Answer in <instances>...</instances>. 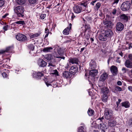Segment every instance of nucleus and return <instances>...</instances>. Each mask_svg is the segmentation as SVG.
Listing matches in <instances>:
<instances>
[{
	"label": "nucleus",
	"mask_w": 132,
	"mask_h": 132,
	"mask_svg": "<svg viewBox=\"0 0 132 132\" xmlns=\"http://www.w3.org/2000/svg\"><path fill=\"white\" fill-rule=\"evenodd\" d=\"M87 7V3L84 2L74 7L73 11L75 13L78 14L85 10Z\"/></svg>",
	"instance_id": "1"
},
{
	"label": "nucleus",
	"mask_w": 132,
	"mask_h": 132,
	"mask_svg": "<svg viewBox=\"0 0 132 132\" xmlns=\"http://www.w3.org/2000/svg\"><path fill=\"white\" fill-rule=\"evenodd\" d=\"M14 10L18 16L21 17L24 16V8L22 6H19L16 7L14 9Z\"/></svg>",
	"instance_id": "2"
},
{
	"label": "nucleus",
	"mask_w": 132,
	"mask_h": 132,
	"mask_svg": "<svg viewBox=\"0 0 132 132\" xmlns=\"http://www.w3.org/2000/svg\"><path fill=\"white\" fill-rule=\"evenodd\" d=\"M130 6L131 4L130 2H125L121 4L120 7L122 11H126L129 9Z\"/></svg>",
	"instance_id": "3"
},
{
	"label": "nucleus",
	"mask_w": 132,
	"mask_h": 132,
	"mask_svg": "<svg viewBox=\"0 0 132 132\" xmlns=\"http://www.w3.org/2000/svg\"><path fill=\"white\" fill-rule=\"evenodd\" d=\"M104 114L105 117L106 119H110L113 118V111L110 109H106L105 110Z\"/></svg>",
	"instance_id": "4"
},
{
	"label": "nucleus",
	"mask_w": 132,
	"mask_h": 132,
	"mask_svg": "<svg viewBox=\"0 0 132 132\" xmlns=\"http://www.w3.org/2000/svg\"><path fill=\"white\" fill-rule=\"evenodd\" d=\"M98 71L97 70H92L89 72V75L88 78L89 80L93 82L94 81L95 77L97 74Z\"/></svg>",
	"instance_id": "5"
},
{
	"label": "nucleus",
	"mask_w": 132,
	"mask_h": 132,
	"mask_svg": "<svg viewBox=\"0 0 132 132\" xmlns=\"http://www.w3.org/2000/svg\"><path fill=\"white\" fill-rule=\"evenodd\" d=\"M16 38L17 40L19 41L25 42L27 40V38L23 34L19 33L16 36Z\"/></svg>",
	"instance_id": "6"
},
{
	"label": "nucleus",
	"mask_w": 132,
	"mask_h": 132,
	"mask_svg": "<svg viewBox=\"0 0 132 132\" xmlns=\"http://www.w3.org/2000/svg\"><path fill=\"white\" fill-rule=\"evenodd\" d=\"M110 70L111 72L114 76L117 75L118 73V69L114 65L111 66L110 68Z\"/></svg>",
	"instance_id": "7"
},
{
	"label": "nucleus",
	"mask_w": 132,
	"mask_h": 132,
	"mask_svg": "<svg viewBox=\"0 0 132 132\" xmlns=\"http://www.w3.org/2000/svg\"><path fill=\"white\" fill-rule=\"evenodd\" d=\"M72 27V24L70 23L69 26L65 28L63 31V33L65 35H68L69 34V31L71 29Z\"/></svg>",
	"instance_id": "8"
},
{
	"label": "nucleus",
	"mask_w": 132,
	"mask_h": 132,
	"mask_svg": "<svg viewBox=\"0 0 132 132\" xmlns=\"http://www.w3.org/2000/svg\"><path fill=\"white\" fill-rule=\"evenodd\" d=\"M72 76V74L68 71H65L63 73V77L67 79L71 78Z\"/></svg>",
	"instance_id": "9"
},
{
	"label": "nucleus",
	"mask_w": 132,
	"mask_h": 132,
	"mask_svg": "<svg viewBox=\"0 0 132 132\" xmlns=\"http://www.w3.org/2000/svg\"><path fill=\"white\" fill-rule=\"evenodd\" d=\"M103 23L105 26L109 28H111L113 26V24L110 21L104 20Z\"/></svg>",
	"instance_id": "10"
},
{
	"label": "nucleus",
	"mask_w": 132,
	"mask_h": 132,
	"mask_svg": "<svg viewBox=\"0 0 132 132\" xmlns=\"http://www.w3.org/2000/svg\"><path fill=\"white\" fill-rule=\"evenodd\" d=\"M124 28L123 25L121 22L118 23L116 25V29L118 31L122 30Z\"/></svg>",
	"instance_id": "11"
},
{
	"label": "nucleus",
	"mask_w": 132,
	"mask_h": 132,
	"mask_svg": "<svg viewBox=\"0 0 132 132\" xmlns=\"http://www.w3.org/2000/svg\"><path fill=\"white\" fill-rule=\"evenodd\" d=\"M108 76V74L106 72H104L101 76L100 80L102 81H104L107 78Z\"/></svg>",
	"instance_id": "12"
},
{
	"label": "nucleus",
	"mask_w": 132,
	"mask_h": 132,
	"mask_svg": "<svg viewBox=\"0 0 132 132\" xmlns=\"http://www.w3.org/2000/svg\"><path fill=\"white\" fill-rule=\"evenodd\" d=\"M99 38L100 40L103 41H105L107 38L106 36L104 33L101 34L100 35Z\"/></svg>",
	"instance_id": "13"
},
{
	"label": "nucleus",
	"mask_w": 132,
	"mask_h": 132,
	"mask_svg": "<svg viewBox=\"0 0 132 132\" xmlns=\"http://www.w3.org/2000/svg\"><path fill=\"white\" fill-rule=\"evenodd\" d=\"M104 33L107 38L111 37L113 34L112 31L110 29H108L105 31Z\"/></svg>",
	"instance_id": "14"
},
{
	"label": "nucleus",
	"mask_w": 132,
	"mask_h": 132,
	"mask_svg": "<svg viewBox=\"0 0 132 132\" xmlns=\"http://www.w3.org/2000/svg\"><path fill=\"white\" fill-rule=\"evenodd\" d=\"M100 123V127L101 130H105L107 128V127L106 125V123L104 122V123Z\"/></svg>",
	"instance_id": "15"
},
{
	"label": "nucleus",
	"mask_w": 132,
	"mask_h": 132,
	"mask_svg": "<svg viewBox=\"0 0 132 132\" xmlns=\"http://www.w3.org/2000/svg\"><path fill=\"white\" fill-rule=\"evenodd\" d=\"M13 49L12 47H7L5 50H2L0 51V54H2L5 52H11L12 50Z\"/></svg>",
	"instance_id": "16"
},
{
	"label": "nucleus",
	"mask_w": 132,
	"mask_h": 132,
	"mask_svg": "<svg viewBox=\"0 0 132 132\" xmlns=\"http://www.w3.org/2000/svg\"><path fill=\"white\" fill-rule=\"evenodd\" d=\"M78 68L76 66H72L71 68L70 71L72 73H75L77 72Z\"/></svg>",
	"instance_id": "17"
},
{
	"label": "nucleus",
	"mask_w": 132,
	"mask_h": 132,
	"mask_svg": "<svg viewBox=\"0 0 132 132\" xmlns=\"http://www.w3.org/2000/svg\"><path fill=\"white\" fill-rule=\"evenodd\" d=\"M125 66L128 68H132V62L128 60H126L125 62Z\"/></svg>",
	"instance_id": "18"
},
{
	"label": "nucleus",
	"mask_w": 132,
	"mask_h": 132,
	"mask_svg": "<svg viewBox=\"0 0 132 132\" xmlns=\"http://www.w3.org/2000/svg\"><path fill=\"white\" fill-rule=\"evenodd\" d=\"M38 64L40 66L43 67L46 65V63L45 61L41 59L38 61Z\"/></svg>",
	"instance_id": "19"
},
{
	"label": "nucleus",
	"mask_w": 132,
	"mask_h": 132,
	"mask_svg": "<svg viewBox=\"0 0 132 132\" xmlns=\"http://www.w3.org/2000/svg\"><path fill=\"white\" fill-rule=\"evenodd\" d=\"M33 75V77L34 78H37L38 79L40 78L42 76H43V74L42 72H38L36 74V75Z\"/></svg>",
	"instance_id": "20"
},
{
	"label": "nucleus",
	"mask_w": 132,
	"mask_h": 132,
	"mask_svg": "<svg viewBox=\"0 0 132 132\" xmlns=\"http://www.w3.org/2000/svg\"><path fill=\"white\" fill-rule=\"evenodd\" d=\"M116 122L115 121L109 120L108 122V125L109 126L112 127L116 125Z\"/></svg>",
	"instance_id": "21"
},
{
	"label": "nucleus",
	"mask_w": 132,
	"mask_h": 132,
	"mask_svg": "<svg viewBox=\"0 0 132 132\" xmlns=\"http://www.w3.org/2000/svg\"><path fill=\"white\" fill-rule=\"evenodd\" d=\"M90 67L91 69L95 68L96 67V64L95 62L92 60L90 63Z\"/></svg>",
	"instance_id": "22"
},
{
	"label": "nucleus",
	"mask_w": 132,
	"mask_h": 132,
	"mask_svg": "<svg viewBox=\"0 0 132 132\" xmlns=\"http://www.w3.org/2000/svg\"><path fill=\"white\" fill-rule=\"evenodd\" d=\"M120 19L123 21H127L128 20V16L124 14L121 15L120 16Z\"/></svg>",
	"instance_id": "23"
},
{
	"label": "nucleus",
	"mask_w": 132,
	"mask_h": 132,
	"mask_svg": "<svg viewBox=\"0 0 132 132\" xmlns=\"http://www.w3.org/2000/svg\"><path fill=\"white\" fill-rule=\"evenodd\" d=\"M53 56L50 54H46L44 57V58L48 61L52 60H53Z\"/></svg>",
	"instance_id": "24"
},
{
	"label": "nucleus",
	"mask_w": 132,
	"mask_h": 132,
	"mask_svg": "<svg viewBox=\"0 0 132 132\" xmlns=\"http://www.w3.org/2000/svg\"><path fill=\"white\" fill-rule=\"evenodd\" d=\"M30 4L31 5H35L38 3V0H28Z\"/></svg>",
	"instance_id": "25"
},
{
	"label": "nucleus",
	"mask_w": 132,
	"mask_h": 132,
	"mask_svg": "<svg viewBox=\"0 0 132 132\" xmlns=\"http://www.w3.org/2000/svg\"><path fill=\"white\" fill-rule=\"evenodd\" d=\"M70 62L72 64H78V59L76 58H72L70 59Z\"/></svg>",
	"instance_id": "26"
},
{
	"label": "nucleus",
	"mask_w": 132,
	"mask_h": 132,
	"mask_svg": "<svg viewBox=\"0 0 132 132\" xmlns=\"http://www.w3.org/2000/svg\"><path fill=\"white\" fill-rule=\"evenodd\" d=\"M126 38L129 39L130 38H132V31H129L127 32L126 35Z\"/></svg>",
	"instance_id": "27"
},
{
	"label": "nucleus",
	"mask_w": 132,
	"mask_h": 132,
	"mask_svg": "<svg viewBox=\"0 0 132 132\" xmlns=\"http://www.w3.org/2000/svg\"><path fill=\"white\" fill-rule=\"evenodd\" d=\"M122 106H124L126 108H128L130 107V104L129 103L127 102H125L122 103Z\"/></svg>",
	"instance_id": "28"
},
{
	"label": "nucleus",
	"mask_w": 132,
	"mask_h": 132,
	"mask_svg": "<svg viewBox=\"0 0 132 132\" xmlns=\"http://www.w3.org/2000/svg\"><path fill=\"white\" fill-rule=\"evenodd\" d=\"M102 92L104 94H106L109 92V90L106 87H103L102 89Z\"/></svg>",
	"instance_id": "29"
},
{
	"label": "nucleus",
	"mask_w": 132,
	"mask_h": 132,
	"mask_svg": "<svg viewBox=\"0 0 132 132\" xmlns=\"http://www.w3.org/2000/svg\"><path fill=\"white\" fill-rule=\"evenodd\" d=\"M39 34L38 33H36L35 34H29V36L30 38H35L36 37H38L39 35Z\"/></svg>",
	"instance_id": "30"
},
{
	"label": "nucleus",
	"mask_w": 132,
	"mask_h": 132,
	"mask_svg": "<svg viewBox=\"0 0 132 132\" xmlns=\"http://www.w3.org/2000/svg\"><path fill=\"white\" fill-rule=\"evenodd\" d=\"M52 48L51 47L44 48L43 50V51L44 52H47L51 51V50H52Z\"/></svg>",
	"instance_id": "31"
},
{
	"label": "nucleus",
	"mask_w": 132,
	"mask_h": 132,
	"mask_svg": "<svg viewBox=\"0 0 132 132\" xmlns=\"http://www.w3.org/2000/svg\"><path fill=\"white\" fill-rule=\"evenodd\" d=\"M102 100L103 102H105L108 100V97L106 94H104L102 96Z\"/></svg>",
	"instance_id": "32"
},
{
	"label": "nucleus",
	"mask_w": 132,
	"mask_h": 132,
	"mask_svg": "<svg viewBox=\"0 0 132 132\" xmlns=\"http://www.w3.org/2000/svg\"><path fill=\"white\" fill-rule=\"evenodd\" d=\"M22 24V25H23L25 24V22L24 21L21 20L17 21L13 23V24L14 25H15V24Z\"/></svg>",
	"instance_id": "33"
},
{
	"label": "nucleus",
	"mask_w": 132,
	"mask_h": 132,
	"mask_svg": "<svg viewBox=\"0 0 132 132\" xmlns=\"http://www.w3.org/2000/svg\"><path fill=\"white\" fill-rule=\"evenodd\" d=\"M79 127L78 130V132H84L85 128H84V125Z\"/></svg>",
	"instance_id": "34"
},
{
	"label": "nucleus",
	"mask_w": 132,
	"mask_h": 132,
	"mask_svg": "<svg viewBox=\"0 0 132 132\" xmlns=\"http://www.w3.org/2000/svg\"><path fill=\"white\" fill-rule=\"evenodd\" d=\"M101 6V4L99 3H96V5L94 6V9L95 10H98L99 8Z\"/></svg>",
	"instance_id": "35"
},
{
	"label": "nucleus",
	"mask_w": 132,
	"mask_h": 132,
	"mask_svg": "<svg viewBox=\"0 0 132 132\" xmlns=\"http://www.w3.org/2000/svg\"><path fill=\"white\" fill-rule=\"evenodd\" d=\"M94 112V111L90 108H89L88 111L87 113L89 116H91L93 115Z\"/></svg>",
	"instance_id": "36"
},
{
	"label": "nucleus",
	"mask_w": 132,
	"mask_h": 132,
	"mask_svg": "<svg viewBox=\"0 0 132 132\" xmlns=\"http://www.w3.org/2000/svg\"><path fill=\"white\" fill-rule=\"evenodd\" d=\"M104 118L103 117H102L101 118H99L96 120V122H103V120Z\"/></svg>",
	"instance_id": "37"
},
{
	"label": "nucleus",
	"mask_w": 132,
	"mask_h": 132,
	"mask_svg": "<svg viewBox=\"0 0 132 132\" xmlns=\"http://www.w3.org/2000/svg\"><path fill=\"white\" fill-rule=\"evenodd\" d=\"M52 73L55 75L56 76H59L58 72L56 69H55L53 71Z\"/></svg>",
	"instance_id": "38"
},
{
	"label": "nucleus",
	"mask_w": 132,
	"mask_h": 132,
	"mask_svg": "<svg viewBox=\"0 0 132 132\" xmlns=\"http://www.w3.org/2000/svg\"><path fill=\"white\" fill-rule=\"evenodd\" d=\"M17 2L19 4H22L24 3L25 1L24 0H17Z\"/></svg>",
	"instance_id": "39"
},
{
	"label": "nucleus",
	"mask_w": 132,
	"mask_h": 132,
	"mask_svg": "<svg viewBox=\"0 0 132 132\" xmlns=\"http://www.w3.org/2000/svg\"><path fill=\"white\" fill-rule=\"evenodd\" d=\"M85 31H86L87 30H89L90 29V26L88 24H86L85 26Z\"/></svg>",
	"instance_id": "40"
},
{
	"label": "nucleus",
	"mask_w": 132,
	"mask_h": 132,
	"mask_svg": "<svg viewBox=\"0 0 132 132\" xmlns=\"http://www.w3.org/2000/svg\"><path fill=\"white\" fill-rule=\"evenodd\" d=\"M28 47L31 50L33 51L34 49V45L32 44H30L28 45Z\"/></svg>",
	"instance_id": "41"
},
{
	"label": "nucleus",
	"mask_w": 132,
	"mask_h": 132,
	"mask_svg": "<svg viewBox=\"0 0 132 132\" xmlns=\"http://www.w3.org/2000/svg\"><path fill=\"white\" fill-rule=\"evenodd\" d=\"M115 89L118 91H120L122 90L121 88L119 86H116L115 87Z\"/></svg>",
	"instance_id": "42"
},
{
	"label": "nucleus",
	"mask_w": 132,
	"mask_h": 132,
	"mask_svg": "<svg viewBox=\"0 0 132 132\" xmlns=\"http://www.w3.org/2000/svg\"><path fill=\"white\" fill-rule=\"evenodd\" d=\"M58 54L60 55H61L63 54V52L61 48H59L57 51Z\"/></svg>",
	"instance_id": "43"
},
{
	"label": "nucleus",
	"mask_w": 132,
	"mask_h": 132,
	"mask_svg": "<svg viewBox=\"0 0 132 132\" xmlns=\"http://www.w3.org/2000/svg\"><path fill=\"white\" fill-rule=\"evenodd\" d=\"M46 15V14H41L40 15V17L41 19H43L45 17Z\"/></svg>",
	"instance_id": "44"
},
{
	"label": "nucleus",
	"mask_w": 132,
	"mask_h": 132,
	"mask_svg": "<svg viewBox=\"0 0 132 132\" xmlns=\"http://www.w3.org/2000/svg\"><path fill=\"white\" fill-rule=\"evenodd\" d=\"M128 125L129 126H132V119H130L128 123Z\"/></svg>",
	"instance_id": "45"
},
{
	"label": "nucleus",
	"mask_w": 132,
	"mask_h": 132,
	"mask_svg": "<svg viewBox=\"0 0 132 132\" xmlns=\"http://www.w3.org/2000/svg\"><path fill=\"white\" fill-rule=\"evenodd\" d=\"M117 12V10L116 8H114V9L112 11V12L111 13H110V14L112 13L113 15H115L116 13Z\"/></svg>",
	"instance_id": "46"
},
{
	"label": "nucleus",
	"mask_w": 132,
	"mask_h": 132,
	"mask_svg": "<svg viewBox=\"0 0 132 132\" xmlns=\"http://www.w3.org/2000/svg\"><path fill=\"white\" fill-rule=\"evenodd\" d=\"M119 1V0H113V2L112 4V5H117Z\"/></svg>",
	"instance_id": "47"
},
{
	"label": "nucleus",
	"mask_w": 132,
	"mask_h": 132,
	"mask_svg": "<svg viewBox=\"0 0 132 132\" xmlns=\"http://www.w3.org/2000/svg\"><path fill=\"white\" fill-rule=\"evenodd\" d=\"M4 0H0V7H2L4 5Z\"/></svg>",
	"instance_id": "48"
},
{
	"label": "nucleus",
	"mask_w": 132,
	"mask_h": 132,
	"mask_svg": "<svg viewBox=\"0 0 132 132\" xmlns=\"http://www.w3.org/2000/svg\"><path fill=\"white\" fill-rule=\"evenodd\" d=\"M45 81V84L47 87H48L50 85H51V83L52 82H49L48 81L47 82L46 81Z\"/></svg>",
	"instance_id": "49"
},
{
	"label": "nucleus",
	"mask_w": 132,
	"mask_h": 132,
	"mask_svg": "<svg viewBox=\"0 0 132 132\" xmlns=\"http://www.w3.org/2000/svg\"><path fill=\"white\" fill-rule=\"evenodd\" d=\"M9 27V26L7 25L4 26L3 27V29L5 30L6 31L7 30L8 28Z\"/></svg>",
	"instance_id": "50"
},
{
	"label": "nucleus",
	"mask_w": 132,
	"mask_h": 132,
	"mask_svg": "<svg viewBox=\"0 0 132 132\" xmlns=\"http://www.w3.org/2000/svg\"><path fill=\"white\" fill-rule=\"evenodd\" d=\"M3 76L4 78H5L7 77V75L6 73L5 72H3L2 73Z\"/></svg>",
	"instance_id": "51"
},
{
	"label": "nucleus",
	"mask_w": 132,
	"mask_h": 132,
	"mask_svg": "<svg viewBox=\"0 0 132 132\" xmlns=\"http://www.w3.org/2000/svg\"><path fill=\"white\" fill-rule=\"evenodd\" d=\"M127 70L124 67H123L122 69V71L123 72V73H125L126 72V71Z\"/></svg>",
	"instance_id": "52"
},
{
	"label": "nucleus",
	"mask_w": 132,
	"mask_h": 132,
	"mask_svg": "<svg viewBox=\"0 0 132 132\" xmlns=\"http://www.w3.org/2000/svg\"><path fill=\"white\" fill-rule=\"evenodd\" d=\"M51 66L54 67L55 66V65L53 64L52 63H51V62H50V63H49V65H48V66L50 67Z\"/></svg>",
	"instance_id": "53"
},
{
	"label": "nucleus",
	"mask_w": 132,
	"mask_h": 132,
	"mask_svg": "<svg viewBox=\"0 0 132 132\" xmlns=\"http://www.w3.org/2000/svg\"><path fill=\"white\" fill-rule=\"evenodd\" d=\"M45 32L46 34L49 33V30L47 28H46L45 29Z\"/></svg>",
	"instance_id": "54"
},
{
	"label": "nucleus",
	"mask_w": 132,
	"mask_h": 132,
	"mask_svg": "<svg viewBox=\"0 0 132 132\" xmlns=\"http://www.w3.org/2000/svg\"><path fill=\"white\" fill-rule=\"evenodd\" d=\"M121 101V100L120 99H119L118 100V102H116L118 106V105L120 104V102Z\"/></svg>",
	"instance_id": "55"
},
{
	"label": "nucleus",
	"mask_w": 132,
	"mask_h": 132,
	"mask_svg": "<svg viewBox=\"0 0 132 132\" xmlns=\"http://www.w3.org/2000/svg\"><path fill=\"white\" fill-rule=\"evenodd\" d=\"M72 15H71V20H73L74 18L75 17V16L74 15L73 13H72L71 14Z\"/></svg>",
	"instance_id": "56"
},
{
	"label": "nucleus",
	"mask_w": 132,
	"mask_h": 132,
	"mask_svg": "<svg viewBox=\"0 0 132 132\" xmlns=\"http://www.w3.org/2000/svg\"><path fill=\"white\" fill-rule=\"evenodd\" d=\"M128 90L131 92H132V86H129L128 87Z\"/></svg>",
	"instance_id": "57"
},
{
	"label": "nucleus",
	"mask_w": 132,
	"mask_h": 132,
	"mask_svg": "<svg viewBox=\"0 0 132 132\" xmlns=\"http://www.w3.org/2000/svg\"><path fill=\"white\" fill-rule=\"evenodd\" d=\"M96 1L95 0V1H92V2H91L90 3L93 6L94 5V3L96 2Z\"/></svg>",
	"instance_id": "58"
},
{
	"label": "nucleus",
	"mask_w": 132,
	"mask_h": 132,
	"mask_svg": "<svg viewBox=\"0 0 132 132\" xmlns=\"http://www.w3.org/2000/svg\"><path fill=\"white\" fill-rule=\"evenodd\" d=\"M117 84L118 85H122V83L121 81H119L117 82Z\"/></svg>",
	"instance_id": "59"
},
{
	"label": "nucleus",
	"mask_w": 132,
	"mask_h": 132,
	"mask_svg": "<svg viewBox=\"0 0 132 132\" xmlns=\"http://www.w3.org/2000/svg\"><path fill=\"white\" fill-rule=\"evenodd\" d=\"M129 59L131 60H132V54H130L129 55Z\"/></svg>",
	"instance_id": "60"
},
{
	"label": "nucleus",
	"mask_w": 132,
	"mask_h": 132,
	"mask_svg": "<svg viewBox=\"0 0 132 132\" xmlns=\"http://www.w3.org/2000/svg\"><path fill=\"white\" fill-rule=\"evenodd\" d=\"M85 38L87 39L88 40L89 38V36L87 35H86L85 36Z\"/></svg>",
	"instance_id": "61"
},
{
	"label": "nucleus",
	"mask_w": 132,
	"mask_h": 132,
	"mask_svg": "<svg viewBox=\"0 0 132 132\" xmlns=\"http://www.w3.org/2000/svg\"><path fill=\"white\" fill-rule=\"evenodd\" d=\"M56 58H61L62 59H63L64 60L65 59V57H61V56H59V57H56Z\"/></svg>",
	"instance_id": "62"
},
{
	"label": "nucleus",
	"mask_w": 132,
	"mask_h": 132,
	"mask_svg": "<svg viewBox=\"0 0 132 132\" xmlns=\"http://www.w3.org/2000/svg\"><path fill=\"white\" fill-rule=\"evenodd\" d=\"M69 65L68 64V63L65 66V68L67 69H68V68L69 67Z\"/></svg>",
	"instance_id": "63"
},
{
	"label": "nucleus",
	"mask_w": 132,
	"mask_h": 132,
	"mask_svg": "<svg viewBox=\"0 0 132 132\" xmlns=\"http://www.w3.org/2000/svg\"><path fill=\"white\" fill-rule=\"evenodd\" d=\"M128 46H129V49H130L131 48H132V46H131V44H128Z\"/></svg>",
	"instance_id": "64"
}]
</instances>
